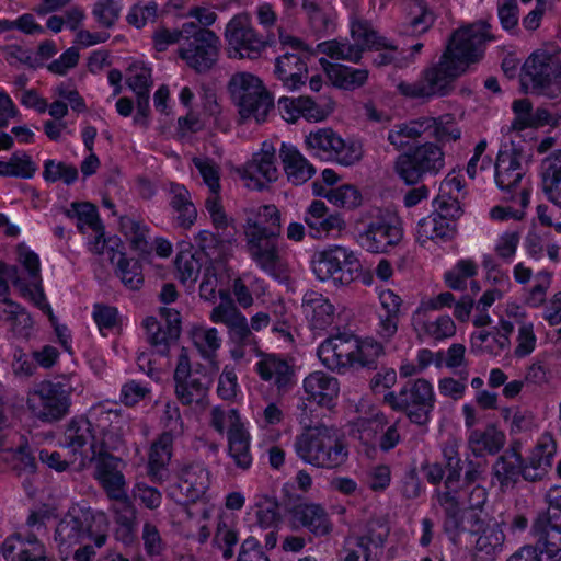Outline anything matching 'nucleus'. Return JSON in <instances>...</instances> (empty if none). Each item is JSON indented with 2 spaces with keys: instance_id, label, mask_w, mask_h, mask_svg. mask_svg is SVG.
Masks as SVG:
<instances>
[{
  "instance_id": "c03bdc74",
  "label": "nucleus",
  "mask_w": 561,
  "mask_h": 561,
  "mask_svg": "<svg viewBox=\"0 0 561 561\" xmlns=\"http://www.w3.org/2000/svg\"><path fill=\"white\" fill-rule=\"evenodd\" d=\"M453 226L448 222L439 220L433 214L423 218L417 224L416 238L420 243H425L427 240L449 241L454 238Z\"/></svg>"
},
{
  "instance_id": "2eb2a0df",
  "label": "nucleus",
  "mask_w": 561,
  "mask_h": 561,
  "mask_svg": "<svg viewBox=\"0 0 561 561\" xmlns=\"http://www.w3.org/2000/svg\"><path fill=\"white\" fill-rule=\"evenodd\" d=\"M93 423L96 426L94 444L89 448L90 454L115 455L125 448V427L127 421L116 410H104L99 407V413Z\"/></svg>"
},
{
  "instance_id": "4d7b16f0",
  "label": "nucleus",
  "mask_w": 561,
  "mask_h": 561,
  "mask_svg": "<svg viewBox=\"0 0 561 561\" xmlns=\"http://www.w3.org/2000/svg\"><path fill=\"white\" fill-rule=\"evenodd\" d=\"M324 197L332 204L345 208H355L362 203L360 192L353 185L344 184L336 188H330Z\"/></svg>"
},
{
  "instance_id": "393cba45",
  "label": "nucleus",
  "mask_w": 561,
  "mask_h": 561,
  "mask_svg": "<svg viewBox=\"0 0 561 561\" xmlns=\"http://www.w3.org/2000/svg\"><path fill=\"white\" fill-rule=\"evenodd\" d=\"M277 105L283 118L291 123L296 122L299 117L319 122L333 111L331 102L320 104L310 96L305 95L299 98L282 96Z\"/></svg>"
},
{
  "instance_id": "e2e57ef3",
  "label": "nucleus",
  "mask_w": 561,
  "mask_h": 561,
  "mask_svg": "<svg viewBox=\"0 0 561 561\" xmlns=\"http://www.w3.org/2000/svg\"><path fill=\"white\" fill-rule=\"evenodd\" d=\"M172 434L163 433L157 442L153 443L150 451L149 463L151 467H164L171 459Z\"/></svg>"
},
{
  "instance_id": "7ed1b4c3",
  "label": "nucleus",
  "mask_w": 561,
  "mask_h": 561,
  "mask_svg": "<svg viewBox=\"0 0 561 561\" xmlns=\"http://www.w3.org/2000/svg\"><path fill=\"white\" fill-rule=\"evenodd\" d=\"M295 449L304 461L327 469L342 466L348 456L340 431L323 424L309 427L297 436Z\"/></svg>"
},
{
  "instance_id": "4be33fe9",
  "label": "nucleus",
  "mask_w": 561,
  "mask_h": 561,
  "mask_svg": "<svg viewBox=\"0 0 561 561\" xmlns=\"http://www.w3.org/2000/svg\"><path fill=\"white\" fill-rule=\"evenodd\" d=\"M256 363V373L264 381H273L278 394L288 393L296 385L293 364L275 354H262Z\"/></svg>"
},
{
  "instance_id": "0e129e2a",
  "label": "nucleus",
  "mask_w": 561,
  "mask_h": 561,
  "mask_svg": "<svg viewBox=\"0 0 561 561\" xmlns=\"http://www.w3.org/2000/svg\"><path fill=\"white\" fill-rule=\"evenodd\" d=\"M561 181V150L552 152L541 162V184H548L551 190Z\"/></svg>"
},
{
  "instance_id": "6e6552de",
  "label": "nucleus",
  "mask_w": 561,
  "mask_h": 561,
  "mask_svg": "<svg viewBox=\"0 0 561 561\" xmlns=\"http://www.w3.org/2000/svg\"><path fill=\"white\" fill-rule=\"evenodd\" d=\"M444 165L443 149L433 142H425L399 154L394 161V171L405 184L415 185L428 175L438 174Z\"/></svg>"
},
{
  "instance_id": "c756f323",
  "label": "nucleus",
  "mask_w": 561,
  "mask_h": 561,
  "mask_svg": "<svg viewBox=\"0 0 561 561\" xmlns=\"http://www.w3.org/2000/svg\"><path fill=\"white\" fill-rule=\"evenodd\" d=\"M261 175L267 183L274 182L278 178V170L276 167L275 149L272 145L264 142L262 150L255 153L252 160L244 169V179L254 182V187L262 191L266 187L259 179Z\"/></svg>"
},
{
  "instance_id": "f8f14e48",
  "label": "nucleus",
  "mask_w": 561,
  "mask_h": 561,
  "mask_svg": "<svg viewBox=\"0 0 561 561\" xmlns=\"http://www.w3.org/2000/svg\"><path fill=\"white\" fill-rule=\"evenodd\" d=\"M305 141L314 156L323 160H334L343 165H353L363 157L359 142H346L331 128L312 131Z\"/></svg>"
},
{
  "instance_id": "de8ad7c7",
  "label": "nucleus",
  "mask_w": 561,
  "mask_h": 561,
  "mask_svg": "<svg viewBox=\"0 0 561 561\" xmlns=\"http://www.w3.org/2000/svg\"><path fill=\"white\" fill-rule=\"evenodd\" d=\"M385 355L383 345L374 339L358 340V351L355 357V367L368 370L378 369V360Z\"/></svg>"
},
{
  "instance_id": "4c0bfd02",
  "label": "nucleus",
  "mask_w": 561,
  "mask_h": 561,
  "mask_svg": "<svg viewBox=\"0 0 561 561\" xmlns=\"http://www.w3.org/2000/svg\"><path fill=\"white\" fill-rule=\"evenodd\" d=\"M505 444V434L494 424H489L484 431L473 430L468 437V445L476 457H482L484 453L497 454Z\"/></svg>"
},
{
  "instance_id": "49530a36",
  "label": "nucleus",
  "mask_w": 561,
  "mask_h": 561,
  "mask_svg": "<svg viewBox=\"0 0 561 561\" xmlns=\"http://www.w3.org/2000/svg\"><path fill=\"white\" fill-rule=\"evenodd\" d=\"M415 15L403 25L402 33L419 36L427 32L435 22L434 13L428 9L424 0H413Z\"/></svg>"
},
{
  "instance_id": "423d86ee",
  "label": "nucleus",
  "mask_w": 561,
  "mask_h": 561,
  "mask_svg": "<svg viewBox=\"0 0 561 561\" xmlns=\"http://www.w3.org/2000/svg\"><path fill=\"white\" fill-rule=\"evenodd\" d=\"M362 221L365 228L358 234L360 245L371 253H387L403 238V229L398 216L389 209L370 208Z\"/></svg>"
},
{
  "instance_id": "58836bf2",
  "label": "nucleus",
  "mask_w": 561,
  "mask_h": 561,
  "mask_svg": "<svg viewBox=\"0 0 561 561\" xmlns=\"http://www.w3.org/2000/svg\"><path fill=\"white\" fill-rule=\"evenodd\" d=\"M437 501L445 513L444 529L455 540L457 536L466 531L460 510V503L456 491L447 489L437 493Z\"/></svg>"
},
{
  "instance_id": "9d476101",
  "label": "nucleus",
  "mask_w": 561,
  "mask_h": 561,
  "mask_svg": "<svg viewBox=\"0 0 561 561\" xmlns=\"http://www.w3.org/2000/svg\"><path fill=\"white\" fill-rule=\"evenodd\" d=\"M229 91L239 106L243 121L254 118L256 123L266 119L274 107L272 95L265 90L262 81L251 73H236L229 81Z\"/></svg>"
},
{
  "instance_id": "69168bd1",
  "label": "nucleus",
  "mask_w": 561,
  "mask_h": 561,
  "mask_svg": "<svg viewBox=\"0 0 561 561\" xmlns=\"http://www.w3.org/2000/svg\"><path fill=\"white\" fill-rule=\"evenodd\" d=\"M559 552L551 553L548 548L538 541L536 538V546H525L519 551L515 552L508 559L515 561H556L554 557Z\"/></svg>"
},
{
  "instance_id": "79ce46f5",
  "label": "nucleus",
  "mask_w": 561,
  "mask_h": 561,
  "mask_svg": "<svg viewBox=\"0 0 561 561\" xmlns=\"http://www.w3.org/2000/svg\"><path fill=\"white\" fill-rule=\"evenodd\" d=\"M430 124L434 122L425 117L397 124L389 130L387 139L397 150H400L409 144V140L417 139L430 130Z\"/></svg>"
},
{
  "instance_id": "13d9d810",
  "label": "nucleus",
  "mask_w": 561,
  "mask_h": 561,
  "mask_svg": "<svg viewBox=\"0 0 561 561\" xmlns=\"http://www.w3.org/2000/svg\"><path fill=\"white\" fill-rule=\"evenodd\" d=\"M43 178L47 182L62 181L65 184L70 185L78 179V170L75 165L66 164L65 162H55L47 160L44 164Z\"/></svg>"
},
{
  "instance_id": "a18cd8bd",
  "label": "nucleus",
  "mask_w": 561,
  "mask_h": 561,
  "mask_svg": "<svg viewBox=\"0 0 561 561\" xmlns=\"http://www.w3.org/2000/svg\"><path fill=\"white\" fill-rule=\"evenodd\" d=\"M64 214L68 218L78 219L77 227L81 232H84V226H88L93 231L104 230L98 208L89 202H73L69 209L64 210Z\"/></svg>"
},
{
  "instance_id": "c85d7f7f",
  "label": "nucleus",
  "mask_w": 561,
  "mask_h": 561,
  "mask_svg": "<svg viewBox=\"0 0 561 561\" xmlns=\"http://www.w3.org/2000/svg\"><path fill=\"white\" fill-rule=\"evenodd\" d=\"M522 152L516 148L500 150L495 162V182L502 191H513L523 179Z\"/></svg>"
},
{
  "instance_id": "7c9ffc66",
  "label": "nucleus",
  "mask_w": 561,
  "mask_h": 561,
  "mask_svg": "<svg viewBox=\"0 0 561 561\" xmlns=\"http://www.w3.org/2000/svg\"><path fill=\"white\" fill-rule=\"evenodd\" d=\"M228 417L230 420V428L228 431L229 456L238 468L247 470L252 465L250 436L242 424H240L237 410H230Z\"/></svg>"
},
{
  "instance_id": "a878e982",
  "label": "nucleus",
  "mask_w": 561,
  "mask_h": 561,
  "mask_svg": "<svg viewBox=\"0 0 561 561\" xmlns=\"http://www.w3.org/2000/svg\"><path fill=\"white\" fill-rule=\"evenodd\" d=\"M99 408L90 410L87 416L73 417L66 426L64 432V446L68 448L75 456H90L83 448L94 444L96 426L93 423Z\"/></svg>"
},
{
  "instance_id": "603ef678",
  "label": "nucleus",
  "mask_w": 561,
  "mask_h": 561,
  "mask_svg": "<svg viewBox=\"0 0 561 561\" xmlns=\"http://www.w3.org/2000/svg\"><path fill=\"white\" fill-rule=\"evenodd\" d=\"M432 119L434 124H430V136H433L439 142L456 141L461 136L460 128L456 125L455 118L450 114L442 115L437 118L425 117Z\"/></svg>"
},
{
  "instance_id": "a211bd4d",
  "label": "nucleus",
  "mask_w": 561,
  "mask_h": 561,
  "mask_svg": "<svg viewBox=\"0 0 561 561\" xmlns=\"http://www.w3.org/2000/svg\"><path fill=\"white\" fill-rule=\"evenodd\" d=\"M174 392L183 405L201 403L213 382L211 377L195 376L190 373V357L185 347L181 348L173 374Z\"/></svg>"
},
{
  "instance_id": "0eeeda50",
  "label": "nucleus",
  "mask_w": 561,
  "mask_h": 561,
  "mask_svg": "<svg viewBox=\"0 0 561 561\" xmlns=\"http://www.w3.org/2000/svg\"><path fill=\"white\" fill-rule=\"evenodd\" d=\"M184 41L179 46V57L197 73L208 72L217 62L220 51L218 35L195 22L184 23Z\"/></svg>"
},
{
  "instance_id": "4468645a",
  "label": "nucleus",
  "mask_w": 561,
  "mask_h": 561,
  "mask_svg": "<svg viewBox=\"0 0 561 561\" xmlns=\"http://www.w3.org/2000/svg\"><path fill=\"white\" fill-rule=\"evenodd\" d=\"M546 511L539 512L531 525V534L553 552L561 551V486H553L545 495Z\"/></svg>"
},
{
  "instance_id": "6ab92c4d",
  "label": "nucleus",
  "mask_w": 561,
  "mask_h": 561,
  "mask_svg": "<svg viewBox=\"0 0 561 561\" xmlns=\"http://www.w3.org/2000/svg\"><path fill=\"white\" fill-rule=\"evenodd\" d=\"M210 485V473L201 462L184 465L179 481L170 486L169 495L179 504L196 503Z\"/></svg>"
},
{
  "instance_id": "5fc2aeb1",
  "label": "nucleus",
  "mask_w": 561,
  "mask_h": 561,
  "mask_svg": "<svg viewBox=\"0 0 561 561\" xmlns=\"http://www.w3.org/2000/svg\"><path fill=\"white\" fill-rule=\"evenodd\" d=\"M148 342L157 348L160 355H168L170 342L176 339L169 336V331L162 328L161 323L154 317H147L144 322Z\"/></svg>"
},
{
  "instance_id": "20e7f679",
  "label": "nucleus",
  "mask_w": 561,
  "mask_h": 561,
  "mask_svg": "<svg viewBox=\"0 0 561 561\" xmlns=\"http://www.w3.org/2000/svg\"><path fill=\"white\" fill-rule=\"evenodd\" d=\"M54 538L59 549H68L87 540H95L96 546H105L108 525L103 515L96 516L90 508L72 506L58 522Z\"/></svg>"
},
{
  "instance_id": "72a5a7b5",
  "label": "nucleus",
  "mask_w": 561,
  "mask_h": 561,
  "mask_svg": "<svg viewBox=\"0 0 561 561\" xmlns=\"http://www.w3.org/2000/svg\"><path fill=\"white\" fill-rule=\"evenodd\" d=\"M301 308L312 329L323 330L333 323L335 308L318 291H307L304 295Z\"/></svg>"
},
{
  "instance_id": "412c9836",
  "label": "nucleus",
  "mask_w": 561,
  "mask_h": 561,
  "mask_svg": "<svg viewBox=\"0 0 561 561\" xmlns=\"http://www.w3.org/2000/svg\"><path fill=\"white\" fill-rule=\"evenodd\" d=\"M357 351L358 339L356 336L339 334L323 341L317 354L327 368L344 373L345 369L355 367Z\"/></svg>"
},
{
  "instance_id": "37998d69",
  "label": "nucleus",
  "mask_w": 561,
  "mask_h": 561,
  "mask_svg": "<svg viewBox=\"0 0 561 561\" xmlns=\"http://www.w3.org/2000/svg\"><path fill=\"white\" fill-rule=\"evenodd\" d=\"M351 33L353 39L364 49L397 50V46L386 37L380 36L368 21H356L352 23Z\"/></svg>"
},
{
  "instance_id": "bb28decb",
  "label": "nucleus",
  "mask_w": 561,
  "mask_h": 561,
  "mask_svg": "<svg viewBox=\"0 0 561 561\" xmlns=\"http://www.w3.org/2000/svg\"><path fill=\"white\" fill-rule=\"evenodd\" d=\"M2 554L7 561H54L35 535H11L2 543Z\"/></svg>"
},
{
  "instance_id": "f3484780",
  "label": "nucleus",
  "mask_w": 561,
  "mask_h": 561,
  "mask_svg": "<svg viewBox=\"0 0 561 561\" xmlns=\"http://www.w3.org/2000/svg\"><path fill=\"white\" fill-rule=\"evenodd\" d=\"M225 36L229 45L230 57L257 58L267 42L257 35L248 14L234 15L226 26Z\"/></svg>"
},
{
  "instance_id": "774afa93",
  "label": "nucleus",
  "mask_w": 561,
  "mask_h": 561,
  "mask_svg": "<svg viewBox=\"0 0 561 561\" xmlns=\"http://www.w3.org/2000/svg\"><path fill=\"white\" fill-rule=\"evenodd\" d=\"M341 554V561H370L371 549L362 545L355 537H348Z\"/></svg>"
},
{
  "instance_id": "c9c22d12",
  "label": "nucleus",
  "mask_w": 561,
  "mask_h": 561,
  "mask_svg": "<svg viewBox=\"0 0 561 561\" xmlns=\"http://www.w3.org/2000/svg\"><path fill=\"white\" fill-rule=\"evenodd\" d=\"M279 157L287 179L294 185L306 183L316 173L314 167L294 146L283 144Z\"/></svg>"
},
{
  "instance_id": "473e14b6",
  "label": "nucleus",
  "mask_w": 561,
  "mask_h": 561,
  "mask_svg": "<svg viewBox=\"0 0 561 561\" xmlns=\"http://www.w3.org/2000/svg\"><path fill=\"white\" fill-rule=\"evenodd\" d=\"M471 520L473 525L469 531H482L476 541V557L481 561L493 560L496 553L502 550L505 538L503 531L496 524L482 528L484 523L477 514L471 515Z\"/></svg>"
},
{
  "instance_id": "2f4dec72",
  "label": "nucleus",
  "mask_w": 561,
  "mask_h": 561,
  "mask_svg": "<svg viewBox=\"0 0 561 561\" xmlns=\"http://www.w3.org/2000/svg\"><path fill=\"white\" fill-rule=\"evenodd\" d=\"M304 390L308 400L329 408L339 396L340 385L335 377L323 371H314L305 378Z\"/></svg>"
},
{
  "instance_id": "1a4fd4ad",
  "label": "nucleus",
  "mask_w": 561,
  "mask_h": 561,
  "mask_svg": "<svg viewBox=\"0 0 561 561\" xmlns=\"http://www.w3.org/2000/svg\"><path fill=\"white\" fill-rule=\"evenodd\" d=\"M72 391L73 387L67 378L44 380L28 397L27 407L43 422L59 421L69 413Z\"/></svg>"
},
{
  "instance_id": "8fccbe9b",
  "label": "nucleus",
  "mask_w": 561,
  "mask_h": 561,
  "mask_svg": "<svg viewBox=\"0 0 561 561\" xmlns=\"http://www.w3.org/2000/svg\"><path fill=\"white\" fill-rule=\"evenodd\" d=\"M175 267L179 273V280L186 285L194 284L202 268V263L196 254L190 250L181 251L175 259Z\"/></svg>"
},
{
  "instance_id": "f257e3e1",
  "label": "nucleus",
  "mask_w": 561,
  "mask_h": 561,
  "mask_svg": "<svg viewBox=\"0 0 561 561\" xmlns=\"http://www.w3.org/2000/svg\"><path fill=\"white\" fill-rule=\"evenodd\" d=\"M490 24L479 21L455 31L439 60L426 67L419 80L401 81L398 91L410 99H432L449 95L456 80L466 72L470 64L479 61L485 43L492 41Z\"/></svg>"
},
{
  "instance_id": "09e8293b",
  "label": "nucleus",
  "mask_w": 561,
  "mask_h": 561,
  "mask_svg": "<svg viewBox=\"0 0 561 561\" xmlns=\"http://www.w3.org/2000/svg\"><path fill=\"white\" fill-rule=\"evenodd\" d=\"M113 501L114 520L117 525H138V511L127 494V490L107 496Z\"/></svg>"
},
{
  "instance_id": "f704fd0d",
  "label": "nucleus",
  "mask_w": 561,
  "mask_h": 561,
  "mask_svg": "<svg viewBox=\"0 0 561 561\" xmlns=\"http://www.w3.org/2000/svg\"><path fill=\"white\" fill-rule=\"evenodd\" d=\"M520 449L522 443L519 440L512 442L510 447L493 465V474L497 479L501 488H506L517 482L524 460Z\"/></svg>"
},
{
  "instance_id": "ea45409f",
  "label": "nucleus",
  "mask_w": 561,
  "mask_h": 561,
  "mask_svg": "<svg viewBox=\"0 0 561 561\" xmlns=\"http://www.w3.org/2000/svg\"><path fill=\"white\" fill-rule=\"evenodd\" d=\"M324 70L332 84L344 90L360 88L368 79L367 69H355L341 64L328 62Z\"/></svg>"
},
{
  "instance_id": "cd10ccee",
  "label": "nucleus",
  "mask_w": 561,
  "mask_h": 561,
  "mask_svg": "<svg viewBox=\"0 0 561 561\" xmlns=\"http://www.w3.org/2000/svg\"><path fill=\"white\" fill-rule=\"evenodd\" d=\"M274 75L285 89L298 90L308 80V66L305 57L297 53L285 51L275 59Z\"/></svg>"
},
{
  "instance_id": "338daca9",
  "label": "nucleus",
  "mask_w": 561,
  "mask_h": 561,
  "mask_svg": "<svg viewBox=\"0 0 561 561\" xmlns=\"http://www.w3.org/2000/svg\"><path fill=\"white\" fill-rule=\"evenodd\" d=\"M127 83L136 92H150L151 70L145 66L131 65L128 68Z\"/></svg>"
},
{
  "instance_id": "3c124183",
  "label": "nucleus",
  "mask_w": 561,
  "mask_h": 561,
  "mask_svg": "<svg viewBox=\"0 0 561 561\" xmlns=\"http://www.w3.org/2000/svg\"><path fill=\"white\" fill-rule=\"evenodd\" d=\"M389 534L390 527L383 518H370L366 524L365 533L355 538L368 548L370 546L382 548Z\"/></svg>"
},
{
  "instance_id": "aec40b11",
  "label": "nucleus",
  "mask_w": 561,
  "mask_h": 561,
  "mask_svg": "<svg viewBox=\"0 0 561 561\" xmlns=\"http://www.w3.org/2000/svg\"><path fill=\"white\" fill-rule=\"evenodd\" d=\"M222 302L211 311L210 319L216 323H225L229 329L230 340L240 345H255V336L251 332L247 318L238 310L230 299L228 290L219 289Z\"/></svg>"
},
{
  "instance_id": "a19ab883",
  "label": "nucleus",
  "mask_w": 561,
  "mask_h": 561,
  "mask_svg": "<svg viewBox=\"0 0 561 561\" xmlns=\"http://www.w3.org/2000/svg\"><path fill=\"white\" fill-rule=\"evenodd\" d=\"M234 241V232H211L208 230L201 231L195 237L196 245L210 260H220L226 251Z\"/></svg>"
},
{
  "instance_id": "5701e85b",
  "label": "nucleus",
  "mask_w": 561,
  "mask_h": 561,
  "mask_svg": "<svg viewBox=\"0 0 561 561\" xmlns=\"http://www.w3.org/2000/svg\"><path fill=\"white\" fill-rule=\"evenodd\" d=\"M288 513L295 528H307L316 537L327 536L332 531L330 517L320 504L300 502L289 507Z\"/></svg>"
},
{
  "instance_id": "6e6d98bb",
  "label": "nucleus",
  "mask_w": 561,
  "mask_h": 561,
  "mask_svg": "<svg viewBox=\"0 0 561 561\" xmlns=\"http://www.w3.org/2000/svg\"><path fill=\"white\" fill-rule=\"evenodd\" d=\"M140 264L135 261L130 262L125 253L119 252V260L117 262L116 273L121 277L122 282L129 289H139L144 283V277L140 272Z\"/></svg>"
},
{
  "instance_id": "bf43d9fd",
  "label": "nucleus",
  "mask_w": 561,
  "mask_h": 561,
  "mask_svg": "<svg viewBox=\"0 0 561 561\" xmlns=\"http://www.w3.org/2000/svg\"><path fill=\"white\" fill-rule=\"evenodd\" d=\"M193 340L202 355L207 359H211L220 347V339L215 328L195 330Z\"/></svg>"
},
{
  "instance_id": "9b49d317",
  "label": "nucleus",
  "mask_w": 561,
  "mask_h": 561,
  "mask_svg": "<svg viewBox=\"0 0 561 561\" xmlns=\"http://www.w3.org/2000/svg\"><path fill=\"white\" fill-rule=\"evenodd\" d=\"M312 271L321 282L348 285L360 274L362 265L353 251L334 245L313 254Z\"/></svg>"
},
{
  "instance_id": "680f3d73",
  "label": "nucleus",
  "mask_w": 561,
  "mask_h": 561,
  "mask_svg": "<svg viewBox=\"0 0 561 561\" xmlns=\"http://www.w3.org/2000/svg\"><path fill=\"white\" fill-rule=\"evenodd\" d=\"M121 8L115 0H99L93 7V15L103 27L111 28L119 18Z\"/></svg>"
},
{
  "instance_id": "b1692460",
  "label": "nucleus",
  "mask_w": 561,
  "mask_h": 561,
  "mask_svg": "<svg viewBox=\"0 0 561 561\" xmlns=\"http://www.w3.org/2000/svg\"><path fill=\"white\" fill-rule=\"evenodd\" d=\"M357 426L358 432L362 433L360 439L365 434L369 437L382 431L378 438V446L382 453H389L401 443V432L405 425L401 419L388 425L387 416L383 413H377L373 417L359 420Z\"/></svg>"
},
{
  "instance_id": "052dcab7",
  "label": "nucleus",
  "mask_w": 561,
  "mask_h": 561,
  "mask_svg": "<svg viewBox=\"0 0 561 561\" xmlns=\"http://www.w3.org/2000/svg\"><path fill=\"white\" fill-rule=\"evenodd\" d=\"M193 163L199 171L211 194L220 191V168L209 158H194Z\"/></svg>"
},
{
  "instance_id": "864d4df0",
  "label": "nucleus",
  "mask_w": 561,
  "mask_h": 561,
  "mask_svg": "<svg viewBox=\"0 0 561 561\" xmlns=\"http://www.w3.org/2000/svg\"><path fill=\"white\" fill-rule=\"evenodd\" d=\"M433 204L435 208L433 215L439 217V220L453 226V234L455 236L456 220L462 215L459 201L449 195H438Z\"/></svg>"
},
{
  "instance_id": "ddd939ff",
  "label": "nucleus",
  "mask_w": 561,
  "mask_h": 561,
  "mask_svg": "<svg viewBox=\"0 0 561 561\" xmlns=\"http://www.w3.org/2000/svg\"><path fill=\"white\" fill-rule=\"evenodd\" d=\"M561 79V51L551 55L534 53L523 65L522 84L535 93H548L552 87H558Z\"/></svg>"
},
{
  "instance_id": "e433bc0d",
  "label": "nucleus",
  "mask_w": 561,
  "mask_h": 561,
  "mask_svg": "<svg viewBox=\"0 0 561 561\" xmlns=\"http://www.w3.org/2000/svg\"><path fill=\"white\" fill-rule=\"evenodd\" d=\"M170 195V206L178 214L176 221L182 228H190L197 218V210L188 190L180 183L170 182L165 187Z\"/></svg>"
},
{
  "instance_id": "39448f33",
  "label": "nucleus",
  "mask_w": 561,
  "mask_h": 561,
  "mask_svg": "<svg viewBox=\"0 0 561 561\" xmlns=\"http://www.w3.org/2000/svg\"><path fill=\"white\" fill-rule=\"evenodd\" d=\"M435 401L433 387L424 378L410 379L398 391L385 396V402L393 411L404 413L411 423L421 427L430 423Z\"/></svg>"
},
{
  "instance_id": "dca6fc26",
  "label": "nucleus",
  "mask_w": 561,
  "mask_h": 561,
  "mask_svg": "<svg viewBox=\"0 0 561 561\" xmlns=\"http://www.w3.org/2000/svg\"><path fill=\"white\" fill-rule=\"evenodd\" d=\"M93 467V478L99 482L106 496L127 490V481L124 476L126 461L116 455L90 454L82 456L79 469Z\"/></svg>"
},
{
  "instance_id": "f03ea898",
  "label": "nucleus",
  "mask_w": 561,
  "mask_h": 561,
  "mask_svg": "<svg viewBox=\"0 0 561 561\" xmlns=\"http://www.w3.org/2000/svg\"><path fill=\"white\" fill-rule=\"evenodd\" d=\"M244 236L251 259L276 279L288 278V264L280 256L277 239L280 236V211L274 204L244 210Z\"/></svg>"
}]
</instances>
